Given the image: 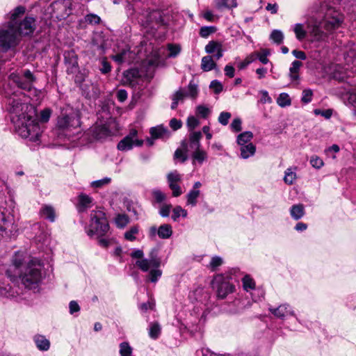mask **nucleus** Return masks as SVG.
<instances>
[{
	"instance_id": "nucleus-1",
	"label": "nucleus",
	"mask_w": 356,
	"mask_h": 356,
	"mask_svg": "<svg viewBox=\"0 0 356 356\" xmlns=\"http://www.w3.org/2000/svg\"><path fill=\"white\" fill-rule=\"evenodd\" d=\"M8 105L11 121L19 136L33 142L39 140L42 128L35 119L28 114V104L13 95L8 99Z\"/></svg>"
},
{
	"instance_id": "nucleus-2",
	"label": "nucleus",
	"mask_w": 356,
	"mask_h": 356,
	"mask_svg": "<svg viewBox=\"0 0 356 356\" xmlns=\"http://www.w3.org/2000/svg\"><path fill=\"white\" fill-rule=\"evenodd\" d=\"M35 29V20L26 17L19 24H9L7 29L0 30V51L6 52L18 43V35L31 34Z\"/></svg>"
},
{
	"instance_id": "nucleus-3",
	"label": "nucleus",
	"mask_w": 356,
	"mask_h": 356,
	"mask_svg": "<svg viewBox=\"0 0 356 356\" xmlns=\"http://www.w3.org/2000/svg\"><path fill=\"white\" fill-rule=\"evenodd\" d=\"M42 268V264L38 259H31L28 262L19 275L22 283L26 289H38L44 278Z\"/></svg>"
},
{
	"instance_id": "nucleus-4",
	"label": "nucleus",
	"mask_w": 356,
	"mask_h": 356,
	"mask_svg": "<svg viewBox=\"0 0 356 356\" xmlns=\"http://www.w3.org/2000/svg\"><path fill=\"white\" fill-rule=\"evenodd\" d=\"M127 10H132L130 14L136 13L138 15L137 19L142 26L145 27H153V24H160L162 23L163 19L160 11L153 10L148 11L145 8H142L140 3H129L127 7Z\"/></svg>"
},
{
	"instance_id": "nucleus-5",
	"label": "nucleus",
	"mask_w": 356,
	"mask_h": 356,
	"mask_svg": "<svg viewBox=\"0 0 356 356\" xmlns=\"http://www.w3.org/2000/svg\"><path fill=\"white\" fill-rule=\"evenodd\" d=\"M109 225L105 213L101 210H93L90 213V220L86 233L89 236L96 235L102 237L108 232Z\"/></svg>"
},
{
	"instance_id": "nucleus-6",
	"label": "nucleus",
	"mask_w": 356,
	"mask_h": 356,
	"mask_svg": "<svg viewBox=\"0 0 356 356\" xmlns=\"http://www.w3.org/2000/svg\"><path fill=\"white\" fill-rule=\"evenodd\" d=\"M81 125L80 117L78 111L70 109L69 112L62 113L58 117L56 127L65 136H70L69 132L79 127Z\"/></svg>"
},
{
	"instance_id": "nucleus-7",
	"label": "nucleus",
	"mask_w": 356,
	"mask_h": 356,
	"mask_svg": "<svg viewBox=\"0 0 356 356\" xmlns=\"http://www.w3.org/2000/svg\"><path fill=\"white\" fill-rule=\"evenodd\" d=\"M9 79L15 83L18 88L26 90L38 96L40 92L33 88V85L36 78L29 70H22L20 73H11Z\"/></svg>"
},
{
	"instance_id": "nucleus-8",
	"label": "nucleus",
	"mask_w": 356,
	"mask_h": 356,
	"mask_svg": "<svg viewBox=\"0 0 356 356\" xmlns=\"http://www.w3.org/2000/svg\"><path fill=\"white\" fill-rule=\"evenodd\" d=\"M343 15L339 11L332 8H329L325 13L323 20L321 22V26L328 33L340 27L343 22Z\"/></svg>"
},
{
	"instance_id": "nucleus-9",
	"label": "nucleus",
	"mask_w": 356,
	"mask_h": 356,
	"mask_svg": "<svg viewBox=\"0 0 356 356\" xmlns=\"http://www.w3.org/2000/svg\"><path fill=\"white\" fill-rule=\"evenodd\" d=\"M213 287L216 289L218 297L223 299L229 293L233 292L234 286L229 282V277L222 275H217L214 277Z\"/></svg>"
},
{
	"instance_id": "nucleus-10",
	"label": "nucleus",
	"mask_w": 356,
	"mask_h": 356,
	"mask_svg": "<svg viewBox=\"0 0 356 356\" xmlns=\"http://www.w3.org/2000/svg\"><path fill=\"white\" fill-rule=\"evenodd\" d=\"M136 265L143 272L149 271L151 267H160L161 259L158 257L157 249H152L148 258L136 261Z\"/></svg>"
},
{
	"instance_id": "nucleus-11",
	"label": "nucleus",
	"mask_w": 356,
	"mask_h": 356,
	"mask_svg": "<svg viewBox=\"0 0 356 356\" xmlns=\"http://www.w3.org/2000/svg\"><path fill=\"white\" fill-rule=\"evenodd\" d=\"M136 129H131L129 134L119 142L118 149L121 151H128L131 149L134 146H141L143 144V140L138 139Z\"/></svg>"
},
{
	"instance_id": "nucleus-12",
	"label": "nucleus",
	"mask_w": 356,
	"mask_h": 356,
	"mask_svg": "<svg viewBox=\"0 0 356 356\" xmlns=\"http://www.w3.org/2000/svg\"><path fill=\"white\" fill-rule=\"evenodd\" d=\"M70 0H56L52 3L51 7L58 19H64L71 14L72 8Z\"/></svg>"
},
{
	"instance_id": "nucleus-13",
	"label": "nucleus",
	"mask_w": 356,
	"mask_h": 356,
	"mask_svg": "<svg viewBox=\"0 0 356 356\" xmlns=\"http://www.w3.org/2000/svg\"><path fill=\"white\" fill-rule=\"evenodd\" d=\"M201 131H192L189 134L188 140L183 141L181 143L182 148L186 152L195 151L200 149V140L202 138Z\"/></svg>"
},
{
	"instance_id": "nucleus-14",
	"label": "nucleus",
	"mask_w": 356,
	"mask_h": 356,
	"mask_svg": "<svg viewBox=\"0 0 356 356\" xmlns=\"http://www.w3.org/2000/svg\"><path fill=\"white\" fill-rule=\"evenodd\" d=\"M156 234L161 238H169L172 234V226L169 224H163L161 225L158 229L155 226L150 227V236H154Z\"/></svg>"
},
{
	"instance_id": "nucleus-15",
	"label": "nucleus",
	"mask_w": 356,
	"mask_h": 356,
	"mask_svg": "<svg viewBox=\"0 0 356 356\" xmlns=\"http://www.w3.org/2000/svg\"><path fill=\"white\" fill-rule=\"evenodd\" d=\"M65 63L67 65V71L71 73L78 70V58L74 50H68L64 52Z\"/></svg>"
},
{
	"instance_id": "nucleus-16",
	"label": "nucleus",
	"mask_w": 356,
	"mask_h": 356,
	"mask_svg": "<svg viewBox=\"0 0 356 356\" xmlns=\"http://www.w3.org/2000/svg\"><path fill=\"white\" fill-rule=\"evenodd\" d=\"M270 312L277 318H284L288 315L294 316V312L291 309V307L287 304L280 305L277 308H270Z\"/></svg>"
},
{
	"instance_id": "nucleus-17",
	"label": "nucleus",
	"mask_w": 356,
	"mask_h": 356,
	"mask_svg": "<svg viewBox=\"0 0 356 356\" xmlns=\"http://www.w3.org/2000/svg\"><path fill=\"white\" fill-rule=\"evenodd\" d=\"M90 131L96 139H102L111 134V130L106 124H96Z\"/></svg>"
},
{
	"instance_id": "nucleus-18",
	"label": "nucleus",
	"mask_w": 356,
	"mask_h": 356,
	"mask_svg": "<svg viewBox=\"0 0 356 356\" xmlns=\"http://www.w3.org/2000/svg\"><path fill=\"white\" fill-rule=\"evenodd\" d=\"M310 35L314 38L315 40H325L327 38V33L322 31L323 26H321V22L319 25L314 24L310 26L307 25Z\"/></svg>"
},
{
	"instance_id": "nucleus-19",
	"label": "nucleus",
	"mask_w": 356,
	"mask_h": 356,
	"mask_svg": "<svg viewBox=\"0 0 356 356\" xmlns=\"http://www.w3.org/2000/svg\"><path fill=\"white\" fill-rule=\"evenodd\" d=\"M214 7L218 10H232L238 6L237 0H214Z\"/></svg>"
},
{
	"instance_id": "nucleus-20",
	"label": "nucleus",
	"mask_w": 356,
	"mask_h": 356,
	"mask_svg": "<svg viewBox=\"0 0 356 356\" xmlns=\"http://www.w3.org/2000/svg\"><path fill=\"white\" fill-rule=\"evenodd\" d=\"M149 133L152 137L154 139L156 138H168L170 136V132L167 128L163 126H157L156 127H152L150 129Z\"/></svg>"
},
{
	"instance_id": "nucleus-21",
	"label": "nucleus",
	"mask_w": 356,
	"mask_h": 356,
	"mask_svg": "<svg viewBox=\"0 0 356 356\" xmlns=\"http://www.w3.org/2000/svg\"><path fill=\"white\" fill-rule=\"evenodd\" d=\"M291 218L295 220H298L302 218L305 213V207L302 204L293 205L289 210Z\"/></svg>"
},
{
	"instance_id": "nucleus-22",
	"label": "nucleus",
	"mask_w": 356,
	"mask_h": 356,
	"mask_svg": "<svg viewBox=\"0 0 356 356\" xmlns=\"http://www.w3.org/2000/svg\"><path fill=\"white\" fill-rule=\"evenodd\" d=\"M92 199L84 194H81L79 196V203L77 204V209L79 212H83L87 209L90 207Z\"/></svg>"
},
{
	"instance_id": "nucleus-23",
	"label": "nucleus",
	"mask_w": 356,
	"mask_h": 356,
	"mask_svg": "<svg viewBox=\"0 0 356 356\" xmlns=\"http://www.w3.org/2000/svg\"><path fill=\"white\" fill-rule=\"evenodd\" d=\"M241 156L243 158V159H248L249 158L250 156H252L255 153V151H256V147L255 146L250 143L245 145H241Z\"/></svg>"
},
{
	"instance_id": "nucleus-24",
	"label": "nucleus",
	"mask_w": 356,
	"mask_h": 356,
	"mask_svg": "<svg viewBox=\"0 0 356 356\" xmlns=\"http://www.w3.org/2000/svg\"><path fill=\"white\" fill-rule=\"evenodd\" d=\"M34 341L36 344L37 348L40 350H47L49 348V341L42 335L35 336Z\"/></svg>"
},
{
	"instance_id": "nucleus-25",
	"label": "nucleus",
	"mask_w": 356,
	"mask_h": 356,
	"mask_svg": "<svg viewBox=\"0 0 356 356\" xmlns=\"http://www.w3.org/2000/svg\"><path fill=\"white\" fill-rule=\"evenodd\" d=\"M40 214L44 218L51 222H54L56 218V213L54 209L49 205H44L40 210Z\"/></svg>"
},
{
	"instance_id": "nucleus-26",
	"label": "nucleus",
	"mask_w": 356,
	"mask_h": 356,
	"mask_svg": "<svg viewBox=\"0 0 356 356\" xmlns=\"http://www.w3.org/2000/svg\"><path fill=\"white\" fill-rule=\"evenodd\" d=\"M5 276L0 274V297H9L13 296L10 292L11 287L5 283Z\"/></svg>"
},
{
	"instance_id": "nucleus-27",
	"label": "nucleus",
	"mask_w": 356,
	"mask_h": 356,
	"mask_svg": "<svg viewBox=\"0 0 356 356\" xmlns=\"http://www.w3.org/2000/svg\"><path fill=\"white\" fill-rule=\"evenodd\" d=\"M302 63L299 60H294L291 63L289 69V76L292 81H296L299 79V70L302 67Z\"/></svg>"
},
{
	"instance_id": "nucleus-28",
	"label": "nucleus",
	"mask_w": 356,
	"mask_h": 356,
	"mask_svg": "<svg viewBox=\"0 0 356 356\" xmlns=\"http://www.w3.org/2000/svg\"><path fill=\"white\" fill-rule=\"evenodd\" d=\"M293 30L296 38L298 40L301 41L306 38L307 31L305 29V26L303 24H295Z\"/></svg>"
},
{
	"instance_id": "nucleus-29",
	"label": "nucleus",
	"mask_w": 356,
	"mask_h": 356,
	"mask_svg": "<svg viewBox=\"0 0 356 356\" xmlns=\"http://www.w3.org/2000/svg\"><path fill=\"white\" fill-rule=\"evenodd\" d=\"M186 97V94L185 93V90L183 89L179 90L177 91L172 97V102L171 104V108L175 109L179 102L184 100V99Z\"/></svg>"
},
{
	"instance_id": "nucleus-30",
	"label": "nucleus",
	"mask_w": 356,
	"mask_h": 356,
	"mask_svg": "<svg viewBox=\"0 0 356 356\" xmlns=\"http://www.w3.org/2000/svg\"><path fill=\"white\" fill-rule=\"evenodd\" d=\"M201 67L204 71L208 72L216 67V63L213 60L211 56H207L202 58Z\"/></svg>"
},
{
	"instance_id": "nucleus-31",
	"label": "nucleus",
	"mask_w": 356,
	"mask_h": 356,
	"mask_svg": "<svg viewBox=\"0 0 356 356\" xmlns=\"http://www.w3.org/2000/svg\"><path fill=\"white\" fill-rule=\"evenodd\" d=\"M179 179H169V186L172 191L174 197H178L181 195L182 191L178 183Z\"/></svg>"
},
{
	"instance_id": "nucleus-32",
	"label": "nucleus",
	"mask_w": 356,
	"mask_h": 356,
	"mask_svg": "<svg viewBox=\"0 0 356 356\" xmlns=\"http://www.w3.org/2000/svg\"><path fill=\"white\" fill-rule=\"evenodd\" d=\"M24 13L25 8L24 6H19L15 8L10 14L11 22L9 23V24H14V23L16 22L17 18L23 15Z\"/></svg>"
},
{
	"instance_id": "nucleus-33",
	"label": "nucleus",
	"mask_w": 356,
	"mask_h": 356,
	"mask_svg": "<svg viewBox=\"0 0 356 356\" xmlns=\"http://www.w3.org/2000/svg\"><path fill=\"white\" fill-rule=\"evenodd\" d=\"M180 216L186 218L187 216V211L181 207L176 206L172 210V219L173 221L177 222Z\"/></svg>"
},
{
	"instance_id": "nucleus-34",
	"label": "nucleus",
	"mask_w": 356,
	"mask_h": 356,
	"mask_svg": "<svg viewBox=\"0 0 356 356\" xmlns=\"http://www.w3.org/2000/svg\"><path fill=\"white\" fill-rule=\"evenodd\" d=\"M200 195V191L197 189L191 190L187 195V204L193 207L197 204V199Z\"/></svg>"
},
{
	"instance_id": "nucleus-35",
	"label": "nucleus",
	"mask_w": 356,
	"mask_h": 356,
	"mask_svg": "<svg viewBox=\"0 0 356 356\" xmlns=\"http://www.w3.org/2000/svg\"><path fill=\"white\" fill-rule=\"evenodd\" d=\"M186 97L195 99L198 95L197 85L191 81L188 86L187 91H185Z\"/></svg>"
},
{
	"instance_id": "nucleus-36",
	"label": "nucleus",
	"mask_w": 356,
	"mask_h": 356,
	"mask_svg": "<svg viewBox=\"0 0 356 356\" xmlns=\"http://www.w3.org/2000/svg\"><path fill=\"white\" fill-rule=\"evenodd\" d=\"M253 137V134L251 131H245L241 134H239L237 137V143L239 145H247Z\"/></svg>"
},
{
	"instance_id": "nucleus-37",
	"label": "nucleus",
	"mask_w": 356,
	"mask_h": 356,
	"mask_svg": "<svg viewBox=\"0 0 356 356\" xmlns=\"http://www.w3.org/2000/svg\"><path fill=\"white\" fill-rule=\"evenodd\" d=\"M277 104L281 107L291 105V99L287 93H281L277 99Z\"/></svg>"
},
{
	"instance_id": "nucleus-38",
	"label": "nucleus",
	"mask_w": 356,
	"mask_h": 356,
	"mask_svg": "<svg viewBox=\"0 0 356 356\" xmlns=\"http://www.w3.org/2000/svg\"><path fill=\"white\" fill-rule=\"evenodd\" d=\"M124 75L127 81H129L130 83H131L134 79L138 78L141 76L140 71L136 68L126 71L124 73Z\"/></svg>"
},
{
	"instance_id": "nucleus-39",
	"label": "nucleus",
	"mask_w": 356,
	"mask_h": 356,
	"mask_svg": "<svg viewBox=\"0 0 356 356\" xmlns=\"http://www.w3.org/2000/svg\"><path fill=\"white\" fill-rule=\"evenodd\" d=\"M149 270V276L150 281L152 282H156L162 275L161 270L159 269V267H151Z\"/></svg>"
},
{
	"instance_id": "nucleus-40",
	"label": "nucleus",
	"mask_w": 356,
	"mask_h": 356,
	"mask_svg": "<svg viewBox=\"0 0 356 356\" xmlns=\"http://www.w3.org/2000/svg\"><path fill=\"white\" fill-rule=\"evenodd\" d=\"M120 356H132V348L127 342H122L120 344Z\"/></svg>"
},
{
	"instance_id": "nucleus-41",
	"label": "nucleus",
	"mask_w": 356,
	"mask_h": 356,
	"mask_svg": "<svg viewBox=\"0 0 356 356\" xmlns=\"http://www.w3.org/2000/svg\"><path fill=\"white\" fill-rule=\"evenodd\" d=\"M207 158V154L204 150L200 149L193 152V159L200 163H202Z\"/></svg>"
},
{
	"instance_id": "nucleus-42",
	"label": "nucleus",
	"mask_w": 356,
	"mask_h": 356,
	"mask_svg": "<svg viewBox=\"0 0 356 356\" xmlns=\"http://www.w3.org/2000/svg\"><path fill=\"white\" fill-rule=\"evenodd\" d=\"M270 51L268 49H261L259 51H257V59L263 64H267L269 62L268 56H269Z\"/></svg>"
},
{
	"instance_id": "nucleus-43",
	"label": "nucleus",
	"mask_w": 356,
	"mask_h": 356,
	"mask_svg": "<svg viewBox=\"0 0 356 356\" xmlns=\"http://www.w3.org/2000/svg\"><path fill=\"white\" fill-rule=\"evenodd\" d=\"M101 18L95 14H88L84 17V22L88 24L95 25L99 24Z\"/></svg>"
},
{
	"instance_id": "nucleus-44",
	"label": "nucleus",
	"mask_w": 356,
	"mask_h": 356,
	"mask_svg": "<svg viewBox=\"0 0 356 356\" xmlns=\"http://www.w3.org/2000/svg\"><path fill=\"white\" fill-rule=\"evenodd\" d=\"M223 263V259L220 257L214 256L211 258L208 267L213 271L216 270Z\"/></svg>"
},
{
	"instance_id": "nucleus-45",
	"label": "nucleus",
	"mask_w": 356,
	"mask_h": 356,
	"mask_svg": "<svg viewBox=\"0 0 356 356\" xmlns=\"http://www.w3.org/2000/svg\"><path fill=\"white\" fill-rule=\"evenodd\" d=\"M129 222V219L127 216L124 214H119L115 218V224L118 227L123 228Z\"/></svg>"
},
{
	"instance_id": "nucleus-46",
	"label": "nucleus",
	"mask_w": 356,
	"mask_h": 356,
	"mask_svg": "<svg viewBox=\"0 0 356 356\" xmlns=\"http://www.w3.org/2000/svg\"><path fill=\"white\" fill-rule=\"evenodd\" d=\"M222 49V45L216 42L211 41L205 47V51L207 54H214L218 49Z\"/></svg>"
},
{
	"instance_id": "nucleus-47",
	"label": "nucleus",
	"mask_w": 356,
	"mask_h": 356,
	"mask_svg": "<svg viewBox=\"0 0 356 356\" xmlns=\"http://www.w3.org/2000/svg\"><path fill=\"white\" fill-rule=\"evenodd\" d=\"M270 38L274 42L280 44L283 42L284 34L280 30H273L270 35Z\"/></svg>"
},
{
	"instance_id": "nucleus-48",
	"label": "nucleus",
	"mask_w": 356,
	"mask_h": 356,
	"mask_svg": "<svg viewBox=\"0 0 356 356\" xmlns=\"http://www.w3.org/2000/svg\"><path fill=\"white\" fill-rule=\"evenodd\" d=\"M161 333V327L160 325L155 323L151 325L149 328V334L152 339H156L159 337Z\"/></svg>"
},
{
	"instance_id": "nucleus-49",
	"label": "nucleus",
	"mask_w": 356,
	"mask_h": 356,
	"mask_svg": "<svg viewBox=\"0 0 356 356\" xmlns=\"http://www.w3.org/2000/svg\"><path fill=\"white\" fill-rule=\"evenodd\" d=\"M242 282L243 288L247 291H248L250 289H253L255 287V283L254 280L249 275L244 276Z\"/></svg>"
},
{
	"instance_id": "nucleus-50",
	"label": "nucleus",
	"mask_w": 356,
	"mask_h": 356,
	"mask_svg": "<svg viewBox=\"0 0 356 356\" xmlns=\"http://www.w3.org/2000/svg\"><path fill=\"white\" fill-rule=\"evenodd\" d=\"M210 113V109L204 105H199L196 107V114L202 118H207Z\"/></svg>"
},
{
	"instance_id": "nucleus-51",
	"label": "nucleus",
	"mask_w": 356,
	"mask_h": 356,
	"mask_svg": "<svg viewBox=\"0 0 356 356\" xmlns=\"http://www.w3.org/2000/svg\"><path fill=\"white\" fill-rule=\"evenodd\" d=\"M172 209L170 204H163L161 205L159 213L162 217H168Z\"/></svg>"
},
{
	"instance_id": "nucleus-52",
	"label": "nucleus",
	"mask_w": 356,
	"mask_h": 356,
	"mask_svg": "<svg viewBox=\"0 0 356 356\" xmlns=\"http://www.w3.org/2000/svg\"><path fill=\"white\" fill-rule=\"evenodd\" d=\"M168 50L169 51L168 56L175 57L180 53L181 47L178 44H170L168 45Z\"/></svg>"
},
{
	"instance_id": "nucleus-53",
	"label": "nucleus",
	"mask_w": 356,
	"mask_h": 356,
	"mask_svg": "<svg viewBox=\"0 0 356 356\" xmlns=\"http://www.w3.org/2000/svg\"><path fill=\"white\" fill-rule=\"evenodd\" d=\"M187 127L190 131H193L200 124V121L194 116H189L186 122Z\"/></svg>"
},
{
	"instance_id": "nucleus-54",
	"label": "nucleus",
	"mask_w": 356,
	"mask_h": 356,
	"mask_svg": "<svg viewBox=\"0 0 356 356\" xmlns=\"http://www.w3.org/2000/svg\"><path fill=\"white\" fill-rule=\"evenodd\" d=\"M309 162H310V164L314 168H317V169L321 168L324 164L322 159L316 155L312 156L311 157Z\"/></svg>"
},
{
	"instance_id": "nucleus-55",
	"label": "nucleus",
	"mask_w": 356,
	"mask_h": 356,
	"mask_svg": "<svg viewBox=\"0 0 356 356\" xmlns=\"http://www.w3.org/2000/svg\"><path fill=\"white\" fill-rule=\"evenodd\" d=\"M138 232V227H132L129 231L125 232L124 238L128 241H133L136 239L135 234H136Z\"/></svg>"
},
{
	"instance_id": "nucleus-56",
	"label": "nucleus",
	"mask_w": 356,
	"mask_h": 356,
	"mask_svg": "<svg viewBox=\"0 0 356 356\" xmlns=\"http://www.w3.org/2000/svg\"><path fill=\"white\" fill-rule=\"evenodd\" d=\"M124 203L128 211L134 213L135 216L138 215L136 204L129 200H125Z\"/></svg>"
},
{
	"instance_id": "nucleus-57",
	"label": "nucleus",
	"mask_w": 356,
	"mask_h": 356,
	"mask_svg": "<svg viewBox=\"0 0 356 356\" xmlns=\"http://www.w3.org/2000/svg\"><path fill=\"white\" fill-rule=\"evenodd\" d=\"M231 116L232 115L229 112L224 111L220 113L218 117L219 123L224 126L227 125Z\"/></svg>"
},
{
	"instance_id": "nucleus-58",
	"label": "nucleus",
	"mask_w": 356,
	"mask_h": 356,
	"mask_svg": "<svg viewBox=\"0 0 356 356\" xmlns=\"http://www.w3.org/2000/svg\"><path fill=\"white\" fill-rule=\"evenodd\" d=\"M51 115V110L49 108H45L41 111L40 113V121L41 122H47L49 121L50 116Z\"/></svg>"
},
{
	"instance_id": "nucleus-59",
	"label": "nucleus",
	"mask_w": 356,
	"mask_h": 356,
	"mask_svg": "<svg viewBox=\"0 0 356 356\" xmlns=\"http://www.w3.org/2000/svg\"><path fill=\"white\" fill-rule=\"evenodd\" d=\"M128 52L126 50L122 51L120 53H118L112 56L113 60H115L117 63L121 64L126 60V55Z\"/></svg>"
},
{
	"instance_id": "nucleus-60",
	"label": "nucleus",
	"mask_w": 356,
	"mask_h": 356,
	"mask_svg": "<svg viewBox=\"0 0 356 356\" xmlns=\"http://www.w3.org/2000/svg\"><path fill=\"white\" fill-rule=\"evenodd\" d=\"M186 151L182 148L177 149L175 152L174 157L175 159L180 161L181 162H184L187 159V156L186 154Z\"/></svg>"
},
{
	"instance_id": "nucleus-61",
	"label": "nucleus",
	"mask_w": 356,
	"mask_h": 356,
	"mask_svg": "<svg viewBox=\"0 0 356 356\" xmlns=\"http://www.w3.org/2000/svg\"><path fill=\"white\" fill-rule=\"evenodd\" d=\"M216 31L213 26H203L200 29V35L202 38H207L210 34Z\"/></svg>"
},
{
	"instance_id": "nucleus-62",
	"label": "nucleus",
	"mask_w": 356,
	"mask_h": 356,
	"mask_svg": "<svg viewBox=\"0 0 356 356\" xmlns=\"http://www.w3.org/2000/svg\"><path fill=\"white\" fill-rule=\"evenodd\" d=\"M313 92L310 89L304 90L302 92V97L301 100L305 104H308L312 101Z\"/></svg>"
},
{
	"instance_id": "nucleus-63",
	"label": "nucleus",
	"mask_w": 356,
	"mask_h": 356,
	"mask_svg": "<svg viewBox=\"0 0 356 356\" xmlns=\"http://www.w3.org/2000/svg\"><path fill=\"white\" fill-rule=\"evenodd\" d=\"M209 87L211 89L213 90L216 94H218L222 90V85L217 80L212 81Z\"/></svg>"
},
{
	"instance_id": "nucleus-64",
	"label": "nucleus",
	"mask_w": 356,
	"mask_h": 356,
	"mask_svg": "<svg viewBox=\"0 0 356 356\" xmlns=\"http://www.w3.org/2000/svg\"><path fill=\"white\" fill-rule=\"evenodd\" d=\"M348 95V104L356 109V92H350Z\"/></svg>"
}]
</instances>
